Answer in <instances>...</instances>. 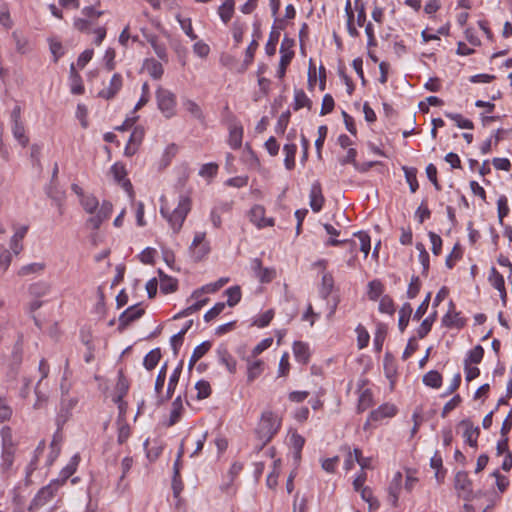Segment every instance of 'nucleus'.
<instances>
[{
    "instance_id": "f03ea898",
    "label": "nucleus",
    "mask_w": 512,
    "mask_h": 512,
    "mask_svg": "<svg viewBox=\"0 0 512 512\" xmlns=\"http://www.w3.org/2000/svg\"><path fill=\"white\" fill-rule=\"evenodd\" d=\"M280 428V419L272 412L265 411L262 413L258 424L256 434L260 440L257 450L260 451L267 445Z\"/></svg>"
},
{
    "instance_id": "f704fd0d",
    "label": "nucleus",
    "mask_w": 512,
    "mask_h": 512,
    "mask_svg": "<svg viewBox=\"0 0 512 512\" xmlns=\"http://www.w3.org/2000/svg\"><path fill=\"white\" fill-rule=\"evenodd\" d=\"M373 404V395L369 389H365L361 392L358 400V412H364Z\"/></svg>"
},
{
    "instance_id": "6e6d98bb",
    "label": "nucleus",
    "mask_w": 512,
    "mask_h": 512,
    "mask_svg": "<svg viewBox=\"0 0 512 512\" xmlns=\"http://www.w3.org/2000/svg\"><path fill=\"white\" fill-rule=\"evenodd\" d=\"M195 389L197 390V398L205 399L211 394V386L209 382L205 380H200L196 383Z\"/></svg>"
},
{
    "instance_id": "37998d69",
    "label": "nucleus",
    "mask_w": 512,
    "mask_h": 512,
    "mask_svg": "<svg viewBox=\"0 0 512 512\" xmlns=\"http://www.w3.org/2000/svg\"><path fill=\"white\" fill-rule=\"evenodd\" d=\"M263 361L256 360L248 364L247 379L249 382L254 381L263 371Z\"/></svg>"
},
{
    "instance_id": "393cba45",
    "label": "nucleus",
    "mask_w": 512,
    "mask_h": 512,
    "mask_svg": "<svg viewBox=\"0 0 512 512\" xmlns=\"http://www.w3.org/2000/svg\"><path fill=\"white\" fill-rule=\"evenodd\" d=\"M308 108L309 110L312 108V101L307 97L305 92L302 89H296L294 92V110H299L301 108Z\"/></svg>"
},
{
    "instance_id": "a19ab883",
    "label": "nucleus",
    "mask_w": 512,
    "mask_h": 512,
    "mask_svg": "<svg viewBox=\"0 0 512 512\" xmlns=\"http://www.w3.org/2000/svg\"><path fill=\"white\" fill-rule=\"evenodd\" d=\"M334 287V280L330 273H325L322 276V283H321V289L320 294L321 296L326 299L330 293L332 292Z\"/></svg>"
},
{
    "instance_id": "aec40b11",
    "label": "nucleus",
    "mask_w": 512,
    "mask_h": 512,
    "mask_svg": "<svg viewBox=\"0 0 512 512\" xmlns=\"http://www.w3.org/2000/svg\"><path fill=\"white\" fill-rule=\"evenodd\" d=\"M12 133L14 138L23 147H26L29 143V137L26 135V130L23 122H12Z\"/></svg>"
},
{
    "instance_id": "4c0bfd02",
    "label": "nucleus",
    "mask_w": 512,
    "mask_h": 512,
    "mask_svg": "<svg viewBox=\"0 0 512 512\" xmlns=\"http://www.w3.org/2000/svg\"><path fill=\"white\" fill-rule=\"evenodd\" d=\"M387 335V327L385 324H379L374 336V347L377 352H381L383 343Z\"/></svg>"
},
{
    "instance_id": "5701e85b",
    "label": "nucleus",
    "mask_w": 512,
    "mask_h": 512,
    "mask_svg": "<svg viewBox=\"0 0 512 512\" xmlns=\"http://www.w3.org/2000/svg\"><path fill=\"white\" fill-rule=\"evenodd\" d=\"M50 291V285L47 282L44 281H38L35 283H32L29 288L28 292L30 296L34 298H41L48 294Z\"/></svg>"
},
{
    "instance_id": "680f3d73",
    "label": "nucleus",
    "mask_w": 512,
    "mask_h": 512,
    "mask_svg": "<svg viewBox=\"0 0 512 512\" xmlns=\"http://www.w3.org/2000/svg\"><path fill=\"white\" fill-rule=\"evenodd\" d=\"M402 485V474L400 472H396L390 482L388 487L389 494L399 495Z\"/></svg>"
},
{
    "instance_id": "79ce46f5",
    "label": "nucleus",
    "mask_w": 512,
    "mask_h": 512,
    "mask_svg": "<svg viewBox=\"0 0 512 512\" xmlns=\"http://www.w3.org/2000/svg\"><path fill=\"white\" fill-rule=\"evenodd\" d=\"M437 313L436 311L424 319L417 330V335L420 339L424 338L431 330L434 321L436 320Z\"/></svg>"
},
{
    "instance_id": "13d9d810",
    "label": "nucleus",
    "mask_w": 512,
    "mask_h": 512,
    "mask_svg": "<svg viewBox=\"0 0 512 512\" xmlns=\"http://www.w3.org/2000/svg\"><path fill=\"white\" fill-rule=\"evenodd\" d=\"M379 310L390 315L395 312L394 302L390 296L385 295L380 299Z\"/></svg>"
},
{
    "instance_id": "412c9836",
    "label": "nucleus",
    "mask_w": 512,
    "mask_h": 512,
    "mask_svg": "<svg viewBox=\"0 0 512 512\" xmlns=\"http://www.w3.org/2000/svg\"><path fill=\"white\" fill-rule=\"evenodd\" d=\"M71 92L80 95L84 92L81 76L76 71L74 63L70 66Z\"/></svg>"
},
{
    "instance_id": "e433bc0d",
    "label": "nucleus",
    "mask_w": 512,
    "mask_h": 512,
    "mask_svg": "<svg viewBox=\"0 0 512 512\" xmlns=\"http://www.w3.org/2000/svg\"><path fill=\"white\" fill-rule=\"evenodd\" d=\"M44 269H45L44 263H40V262L31 263V264L22 266L18 271V275L19 276H28L31 274H38V273H41Z\"/></svg>"
},
{
    "instance_id": "0e129e2a",
    "label": "nucleus",
    "mask_w": 512,
    "mask_h": 512,
    "mask_svg": "<svg viewBox=\"0 0 512 512\" xmlns=\"http://www.w3.org/2000/svg\"><path fill=\"white\" fill-rule=\"evenodd\" d=\"M462 257V251L458 244H456L452 250V252L446 258V266L449 269H452L455 265V261L459 260Z\"/></svg>"
},
{
    "instance_id": "a18cd8bd",
    "label": "nucleus",
    "mask_w": 512,
    "mask_h": 512,
    "mask_svg": "<svg viewBox=\"0 0 512 512\" xmlns=\"http://www.w3.org/2000/svg\"><path fill=\"white\" fill-rule=\"evenodd\" d=\"M208 301H209L208 298L197 300L194 304L185 308L184 310L179 312L177 315H175L174 318L178 319V318H182V317H187V316L193 314L194 312L200 310Z\"/></svg>"
},
{
    "instance_id": "8fccbe9b",
    "label": "nucleus",
    "mask_w": 512,
    "mask_h": 512,
    "mask_svg": "<svg viewBox=\"0 0 512 512\" xmlns=\"http://www.w3.org/2000/svg\"><path fill=\"white\" fill-rule=\"evenodd\" d=\"M484 356V349L481 345L475 346L472 350H470L468 357L465 359L464 363L468 364H479Z\"/></svg>"
},
{
    "instance_id": "6ab92c4d",
    "label": "nucleus",
    "mask_w": 512,
    "mask_h": 512,
    "mask_svg": "<svg viewBox=\"0 0 512 512\" xmlns=\"http://www.w3.org/2000/svg\"><path fill=\"white\" fill-rule=\"evenodd\" d=\"M229 281L228 278H220L215 283H210L203 286L201 289L195 290L192 293V298L199 299L202 293H214L223 287Z\"/></svg>"
},
{
    "instance_id": "2eb2a0df",
    "label": "nucleus",
    "mask_w": 512,
    "mask_h": 512,
    "mask_svg": "<svg viewBox=\"0 0 512 512\" xmlns=\"http://www.w3.org/2000/svg\"><path fill=\"white\" fill-rule=\"evenodd\" d=\"M181 371H182V363H180L178 365V367L175 368V370L173 371V373L171 374L170 378H169V382H168V387H167V394H166V397L165 398H159L158 399V405L164 403L165 401H167L168 399H170L175 391V388L179 382V378H180V374H181Z\"/></svg>"
},
{
    "instance_id": "c9c22d12",
    "label": "nucleus",
    "mask_w": 512,
    "mask_h": 512,
    "mask_svg": "<svg viewBox=\"0 0 512 512\" xmlns=\"http://www.w3.org/2000/svg\"><path fill=\"white\" fill-rule=\"evenodd\" d=\"M425 385L432 388H439L442 384V376L438 371L432 370L423 376Z\"/></svg>"
},
{
    "instance_id": "338daca9",
    "label": "nucleus",
    "mask_w": 512,
    "mask_h": 512,
    "mask_svg": "<svg viewBox=\"0 0 512 512\" xmlns=\"http://www.w3.org/2000/svg\"><path fill=\"white\" fill-rule=\"evenodd\" d=\"M212 343L210 341H204L193 350L192 356L196 359H201L211 348Z\"/></svg>"
},
{
    "instance_id": "c756f323",
    "label": "nucleus",
    "mask_w": 512,
    "mask_h": 512,
    "mask_svg": "<svg viewBox=\"0 0 512 512\" xmlns=\"http://www.w3.org/2000/svg\"><path fill=\"white\" fill-rule=\"evenodd\" d=\"M411 314H412L411 305L409 303H405L399 311L398 326H399V329L401 332H403L406 329V327L409 323Z\"/></svg>"
},
{
    "instance_id": "bb28decb",
    "label": "nucleus",
    "mask_w": 512,
    "mask_h": 512,
    "mask_svg": "<svg viewBox=\"0 0 512 512\" xmlns=\"http://www.w3.org/2000/svg\"><path fill=\"white\" fill-rule=\"evenodd\" d=\"M402 170L404 171L406 181L409 184L410 191L415 193L419 188L417 181V169L414 167L403 166Z\"/></svg>"
},
{
    "instance_id": "4be33fe9",
    "label": "nucleus",
    "mask_w": 512,
    "mask_h": 512,
    "mask_svg": "<svg viewBox=\"0 0 512 512\" xmlns=\"http://www.w3.org/2000/svg\"><path fill=\"white\" fill-rule=\"evenodd\" d=\"M78 463H79V456L75 455L72 457L70 463L62 469V471L60 473V478L54 480V481L60 482L59 487L62 486L70 476L73 475V473L76 471V467H77Z\"/></svg>"
},
{
    "instance_id": "bf43d9fd",
    "label": "nucleus",
    "mask_w": 512,
    "mask_h": 512,
    "mask_svg": "<svg viewBox=\"0 0 512 512\" xmlns=\"http://www.w3.org/2000/svg\"><path fill=\"white\" fill-rule=\"evenodd\" d=\"M498 206V219L499 223L503 225L504 218L509 213V207L507 204V198L505 196H501L497 201Z\"/></svg>"
},
{
    "instance_id": "9d476101",
    "label": "nucleus",
    "mask_w": 512,
    "mask_h": 512,
    "mask_svg": "<svg viewBox=\"0 0 512 512\" xmlns=\"http://www.w3.org/2000/svg\"><path fill=\"white\" fill-rule=\"evenodd\" d=\"M121 88L122 76L119 73H115L110 80L109 87L101 90L98 96L106 100H110L115 97V95L120 91Z\"/></svg>"
},
{
    "instance_id": "20e7f679",
    "label": "nucleus",
    "mask_w": 512,
    "mask_h": 512,
    "mask_svg": "<svg viewBox=\"0 0 512 512\" xmlns=\"http://www.w3.org/2000/svg\"><path fill=\"white\" fill-rule=\"evenodd\" d=\"M58 481H51L47 486L41 488L28 506L29 512H35L50 501L59 488Z\"/></svg>"
},
{
    "instance_id": "f3484780",
    "label": "nucleus",
    "mask_w": 512,
    "mask_h": 512,
    "mask_svg": "<svg viewBox=\"0 0 512 512\" xmlns=\"http://www.w3.org/2000/svg\"><path fill=\"white\" fill-rule=\"evenodd\" d=\"M160 278V290L164 294L173 293L177 290L178 281L175 278H172L163 273V271H158Z\"/></svg>"
},
{
    "instance_id": "f257e3e1",
    "label": "nucleus",
    "mask_w": 512,
    "mask_h": 512,
    "mask_svg": "<svg viewBox=\"0 0 512 512\" xmlns=\"http://www.w3.org/2000/svg\"><path fill=\"white\" fill-rule=\"evenodd\" d=\"M162 205L160 208L161 215L169 222L174 233H178L191 210V200L187 196H180L176 208L171 210L167 203L161 199Z\"/></svg>"
},
{
    "instance_id": "2f4dec72",
    "label": "nucleus",
    "mask_w": 512,
    "mask_h": 512,
    "mask_svg": "<svg viewBox=\"0 0 512 512\" xmlns=\"http://www.w3.org/2000/svg\"><path fill=\"white\" fill-rule=\"evenodd\" d=\"M183 106L185 109L197 120L204 122L205 117L201 107L193 100L187 99L184 101Z\"/></svg>"
},
{
    "instance_id": "3c124183",
    "label": "nucleus",
    "mask_w": 512,
    "mask_h": 512,
    "mask_svg": "<svg viewBox=\"0 0 512 512\" xmlns=\"http://www.w3.org/2000/svg\"><path fill=\"white\" fill-rule=\"evenodd\" d=\"M368 296L370 300L376 301L383 292V285L378 280L370 281L368 284Z\"/></svg>"
},
{
    "instance_id": "f8f14e48",
    "label": "nucleus",
    "mask_w": 512,
    "mask_h": 512,
    "mask_svg": "<svg viewBox=\"0 0 512 512\" xmlns=\"http://www.w3.org/2000/svg\"><path fill=\"white\" fill-rule=\"evenodd\" d=\"M243 127L239 122L229 124V145L233 149H239L242 145Z\"/></svg>"
},
{
    "instance_id": "49530a36",
    "label": "nucleus",
    "mask_w": 512,
    "mask_h": 512,
    "mask_svg": "<svg viewBox=\"0 0 512 512\" xmlns=\"http://www.w3.org/2000/svg\"><path fill=\"white\" fill-rule=\"evenodd\" d=\"M446 117L453 120L456 125L461 129H473V122L469 119L464 118L461 114L457 113H446Z\"/></svg>"
},
{
    "instance_id": "cd10ccee",
    "label": "nucleus",
    "mask_w": 512,
    "mask_h": 512,
    "mask_svg": "<svg viewBox=\"0 0 512 512\" xmlns=\"http://www.w3.org/2000/svg\"><path fill=\"white\" fill-rule=\"evenodd\" d=\"M234 5V0H225L219 7L218 12L224 23H228L231 20L234 12Z\"/></svg>"
},
{
    "instance_id": "0eeeda50",
    "label": "nucleus",
    "mask_w": 512,
    "mask_h": 512,
    "mask_svg": "<svg viewBox=\"0 0 512 512\" xmlns=\"http://www.w3.org/2000/svg\"><path fill=\"white\" fill-rule=\"evenodd\" d=\"M144 312V309L140 308L138 305L127 308L119 317L118 330L120 332L124 331L131 322L139 319Z\"/></svg>"
},
{
    "instance_id": "72a5a7b5",
    "label": "nucleus",
    "mask_w": 512,
    "mask_h": 512,
    "mask_svg": "<svg viewBox=\"0 0 512 512\" xmlns=\"http://www.w3.org/2000/svg\"><path fill=\"white\" fill-rule=\"evenodd\" d=\"M161 358V351L159 348L151 350L144 358L143 365L147 370H153Z\"/></svg>"
},
{
    "instance_id": "774afa93",
    "label": "nucleus",
    "mask_w": 512,
    "mask_h": 512,
    "mask_svg": "<svg viewBox=\"0 0 512 512\" xmlns=\"http://www.w3.org/2000/svg\"><path fill=\"white\" fill-rule=\"evenodd\" d=\"M73 25L76 30L88 33L90 31V27L93 25V21L86 18H76Z\"/></svg>"
},
{
    "instance_id": "c03bdc74",
    "label": "nucleus",
    "mask_w": 512,
    "mask_h": 512,
    "mask_svg": "<svg viewBox=\"0 0 512 512\" xmlns=\"http://www.w3.org/2000/svg\"><path fill=\"white\" fill-rule=\"evenodd\" d=\"M345 12L347 14V29H348V33L352 37H357L359 35V32L355 28V26L353 25L354 13H353L352 8H351L350 0L346 1Z\"/></svg>"
},
{
    "instance_id": "4d7b16f0",
    "label": "nucleus",
    "mask_w": 512,
    "mask_h": 512,
    "mask_svg": "<svg viewBox=\"0 0 512 512\" xmlns=\"http://www.w3.org/2000/svg\"><path fill=\"white\" fill-rule=\"evenodd\" d=\"M177 20L185 32V34L191 39L195 40L197 38V35L194 33L192 28V22L190 18H181L179 15L177 16Z\"/></svg>"
},
{
    "instance_id": "1a4fd4ad",
    "label": "nucleus",
    "mask_w": 512,
    "mask_h": 512,
    "mask_svg": "<svg viewBox=\"0 0 512 512\" xmlns=\"http://www.w3.org/2000/svg\"><path fill=\"white\" fill-rule=\"evenodd\" d=\"M442 323L446 327L462 328L465 325V320L460 317V313L455 311V305L453 301L449 303V310L443 316Z\"/></svg>"
},
{
    "instance_id": "4468645a",
    "label": "nucleus",
    "mask_w": 512,
    "mask_h": 512,
    "mask_svg": "<svg viewBox=\"0 0 512 512\" xmlns=\"http://www.w3.org/2000/svg\"><path fill=\"white\" fill-rule=\"evenodd\" d=\"M460 425L465 426L466 429L464 431V438L466 439V442L473 448L477 447V439L479 436V428L473 427L472 423L469 420H462L460 422Z\"/></svg>"
},
{
    "instance_id": "39448f33",
    "label": "nucleus",
    "mask_w": 512,
    "mask_h": 512,
    "mask_svg": "<svg viewBox=\"0 0 512 512\" xmlns=\"http://www.w3.org/2000/svg\"><path fill=\"white\" fill-rule=\"evenodd\" d=\"M454 487L464 500L470 501L473 498V484L467 472L459 471L456 473Z\"/></svg>"
},
{
    "instance_id": "a878e982",
    "label": "nucleus",
    "mask_w": 512,
    "mask_h": 512,
    "mask_svg": "<svg viewBox=\"0 0 512 512\" xmlns=\"http://www.w3.org/2000/svg\"><path fill=\"white\" fill-rule=\"evenodd\" d=\"M283 151L285 153L284 164L288 170H292L295 166V155L297 151V146L294 143L285 144L283 147Z\"/></svg>"
},
{
    "instance_id": "7c9ffc66",
    "label": "nucleus",
    "mask_w": 512,
    "mask_h": 512,
    "mask_svg": "<svg viewBox=\"0 0 512 512\" xmlns=\"http://www.w3.org/2000/svg\"><path fill=\"white\" fill-rule=\"evenodd\" d=\"M14 454L15 448L2 449L1 469L3 473H7L11 469L14 462Z\"/></svg>"
},
{
    "instance_id": "09e8293b",
    "label": "nucleus",
    "mask_w": 512,
    "mask_h": 512,
    "mask_svg": "<svg viewBox=\"0 0 512 512\" xmlns=\"http://www.w3.org/2000/svg\"><path fill=\"white\" fill-rule=\"evenodd\" d=\"M81 205L83 206L86 212L93 214L98 209L99 202L97 198L93 195H84L81 198Z\"/></svg>"
},
{
    "instance_id": "a211bd4d",
    "label": "nucleus",
    "mask_w": 512,
    "mask_h": 512,
    "mask_svg": "<svg viewBox=\"0 0 512 512\" xmlns=\"http://www.w3.org/2000/svg\"><path fill=\"white\" fill-rule=\"evenodd\" d=\"M111 172L115 178V180L118 182V183H122L123 187L127 190V191H131L132 190V184L130 182V180L128 179H125V176H126V169L124 167V165L120 164V163H115L112 167H111Z\"/></svg>"
},
{
    "instance_id": "052dcab7",
    "label": "nucleus",
    "mask_w": 512,
    "mask_h": 512,
    "mask_svg": "<svg viewBox=\"0 0 512 512\" xmlns=\"http://www.w3.org/2000/svg\"><path fill=\"white\" fill-rule=\"evenodd\" d=\"M360 240V250L364 253V256L367 257L369 251L371 249L370 237L365 232H358L355 234Z\"/></svg>"
},
{
    "instance_id": "de8ad7c7",
    "label": "nucleus",
    "mask_w": 512,
    "mask_h": 512,
    "mask_svg": "<svg viewBox=\"0 0 512 512\" xmlns=\"http://www.w3.org/2000/svg\"><path fill=\"white\" fill-rule=\"evenodd\" d=\"M280 37V32L273 29L270 32L269 40L266 43L265 51L268 56H273L276 53V46Z\"/></svg>"
},
{
    "instance_id": "ddd939ff",
    "label": "nucleus",
    "mask_w": 512,
    "mask_h": 512,
    "mask_svg": "<svg viewBox=\"0 0 512 512\" xmlns=\"http://www.w3.org/2000/svg\"><path fill=\"white\" fill-rule=\"evenodd\" d=\"M47 196L52 199L59 208V213L63 214V201L65 198V192L58 188L57 183L49 184L46 188Z\"/></svg>"
},
{
    "instance_id": "7ed1b4c3",
    "label": "nucleus",
    "mask_w": 512,
    "mask_h": 512,
    "mask_svg": "<svg viewBox=\"0 0 512 512\" xmlns=\"http://www.w3.org/2000/svg\"><path fill=\"white\" fill-rule=\"evenodd\" d=\"M156 99L159 110L166 118L175 115L176 97L171 91L159 87L156 91Z\"/></svg>"
},
{
    "instance_id": "603ef678",
    "label": "nucleus",
    "mask_w": 512,
    "mask_h": 512,
    "mask_svg": "<svg viewBox=\"0 0 512 512\" xmlns=\"http://www.w3.org/2000/svg\"><path fill=\"white\" fill-rule=\"evenodd\" d=\"M489 281L491 285L497 290H503V288L505 287L504 277L496 270L495 267L491 268Z\"/></svg>"
},
{
    "instance_id": "6e6552de",
    "label": "nucleus",
    "mask_w": 512,
    "mask_h": 512,
    "mask_svg": "<svg viewBox=\"0 0 512 512\" xmlns=\"http://www.w3.org/2000/svg\"><path fill=\"white\" fill-rule=\"evenodd\" d=\"M310 207L314 212H319L325 202V198L322 193V187L319 181H315L310 189Z\"/></svg>"
},
{
    "instance_id": "423d86ee",
    "label": "nucleus",
    "mask_w": 512,
    "mask_h": 512,
    "mask_svg": "<svg viewBox=\"0 0 512 512\" xmlns=\"http://www.w3.org/2000/svg\"><path fill=\"white\" fill-rule=\"evenodd\" d=\"M249 219L258 229L274 226V219L265 217V208L254 205L248 212Z\"/></svg>"
},
{
    "instance_id": "b1692460",
    "label": "nucleus",
    "mask_w": 512,
    "mask_h": 512,
    "mask_svg": "<svg viewBox=\"0 0 512 512\" xmlns=\"http://www.w3.org/2000/svg\"><path fill=\"white\" fill-rule=\"evenodd\" d=\"M280 52H281V58H280V63H279V69L277 71V75L279 78H283L285 76V73H286V68L287 66L289 65V63L291 62L293 56H294V52L293 51H285L284 50V43H282L281 45V49H280Z\"/></svg>"
},
{
    "instance_id": "9b49d317",
    "label": "nucleus",
    "mask_w": 512,
    "mask_h": 512,
    "mask_svg": "<svg viewBox=\"0 0 512 512\" xmlns=\"http://www.w3.org/2000/svg\"><path fill=\"white\" fill-rule=\"evenodd\" d=\"M397 412V408L393 404L385 403L373 410L369 414V420L380 421L384 418L393 417Z\"/></svg>"
},
{
    "instance_id": "864d4df0",
    "label": "nucleus",
    "mask_w": 512,
    "mask_h": 512,
    "mask_svg": "<svg viewBox=\"0 0 512 512\" xmlns=\"http://www.w3.org/2000/svg\"><path fill=\"white\" fill-rule=\"evenodd\" d=\"M228 296L227 305L235 306L241 300V289L239 286H232L226 290Z\"/></svg>"
},
{
    "instance_id": "e2e57ef3",
    "label": "nucleus",
    "mask_w": 512,
    "mask_h": 512,
    "mask_svg": "<svg viewBox=\"0 0 512 512\" xmlns=\"http://www.w3.org/2000/svg\"><path fill=\"white\" fill-rule=\"evenodd\" d=\"M225 308V303L219 302L216 303L210 310H208L204 315V320L206 322H210L214 318H216Z\"/></svg>"
},
{
    "instance_id": "dca6fc26",
    "label": "nucleus",
    "mask_w": 512,
    "mask_h": 512,
    "mask_svg": "<svg viewBox=\"0 0 512 512\" xmlns=\"http://www.w3.org/2000/svg\"><path fill=\"white\" fill-rule=\"evenodd\" d=\"M293 353L295 359L302 364H306L310 358V350L307 343L295 341L293 344Z\"/></svg>"
},
{
    "instance_id": "69168bd1",
    "label": "nucleus",
    "mask_w": 512,
    "mask_h": 512,
    "mask_svg": "<svg viewBox=\"0 0 512 512\" xmlns=\"http://www.w3.org/2000/svg\"><path fill=\"white\" fill-rule=\"evenodd\" d=\"M275 276L276 271L274 269L262 268L256 277L260 280L261 283H269L275 278Z\"/></svg>"
},
{
    "instance_id": "5fc2aeb1",
    "label": "nucleus",
    "mask_w": 512,
    "mask_h": 512,
    "mask_svg": "<svg viewBox=\"0 0 512 512\" xmlns=\"http://www.w3.org/2000/svg\"><path fill=\"white\" fill-rule=\"evenodd\" d=\"M128 390H129V383H128L127 379L124 377V375L122 374V372H120L119 378H118V381L116 384V391H117L116 398H119L120 400L123 399L125 397V395L127 394Z\"/></svg>"
},
{
    "instance_id": "473e14b6",
    "label": "nucleus",
    "mask_w": 512,
    "mask_h": 512,
    "mask_svg": "<svg viewBox=\"0 0 512 512\" xmlns=\"http://www.w3.org/2000/svg\"><path fill=\"white\" fill-rule=\"evenodd\" d=\"M182 409H183V406H182L181 396H178L172 403V410L170 413L168 426H173L179 421V419L181 417Z\"/></svg>"
},
{
    "instance_id": "58836bf2",
    "label": "nucleus",
    "mask_w": 512,
    "mask_h": 512,
    "mask_svg": "<svg viewBox=\"0 0 512 512\" xmlns=\"http://www.w3.org/2000/svg\"><path fill=\"white\" fill-rule=\"evenodd\" d=\"M146 40L151 44V46L153 47L156 55L162 59V60H166L167 59V53H166V48L163 44H160L158 42V38L157 36L155 35H146Z\"/></svg>"
},
{
    "instance_id": "c85d7f7f",
    "label": "nucleus",
    "mask_w": 512,
    "mask_h": 512,
    "mask_svg": "<svg viewBox=\"0 0 512 512\" xmlns=\"http://www.w3.org/2000/svg\"><path fill=\"white\" fill-rule=\"evenodd\" d=\"M430 466L436 470L435 477L437 481L441 482L444 479L445 472L443 471L442 457L438 451H436L433 457L430 459Z\"/></svg>"
},
{
    "instance_id": "ea45409f",
    "label": "nucleus",
    "mask_w": 512,
    "mask_h": 512,
    "mask_svg": "<svg viewBox=\"0 0 512 512\" xmlns=\"http://www.w3.org/2000/svg\"><path fill=\"white\" fill-rule=\"evenodd\" d=\"M146 69L154 79H160L164 72L162 64L154 59L146 62Z\"/></svg>"
}]
</instances>
